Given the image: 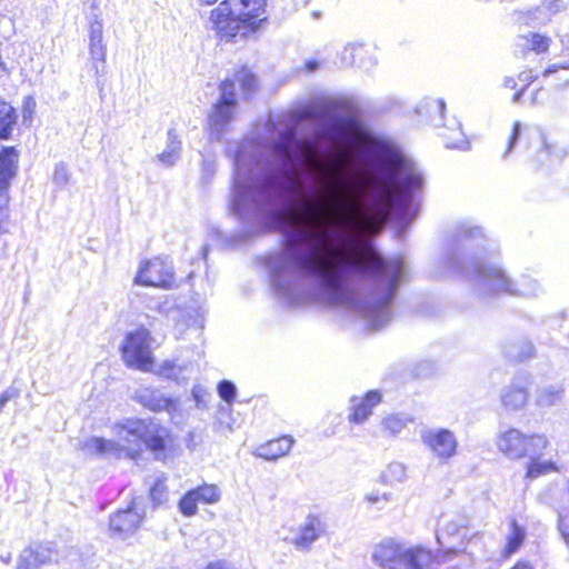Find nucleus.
<instances>
[{"label": "nucleus", "mask_w": 569, "mask_h": 569, "mask_svg": "<svg viewBox=\"0 0 569 569\" xmlns=\"http://www.w3.org/2000/svg\"><path fill=\"white\" fill-rule=\"evenodd\" d=\"M535 78L536 77L532 74L531 71H523L518 76V79L525 83V89L535 80Z\"/></svg>", "instance_id": "nucleus-52"}, {"label": "nucleus", "mask_w": 569, "mask_h": 569, "mask_svg": "<svg viewBox=\"0 0 569 569\" xmlns=\"http://www.w3.org/2000/svg\"><path fill=\"white\" fill-rule=\"evenodd\" d=\"M149 340L150 332L146 328L127 333L121 351L128 367L149 370L152 363Z\"/></svg>", "instance_id": "nucleus-10"}, {"label": "nucleus", "mask_w": 569, "mask_h": 569, "mask_svg": "<svg viewBox=\"0 0 569 569\" xmlns=\"http://www.w3.org/2000/svg\"><path fill=\"white\" fill-rule=\"evenodd\" d=\"M569 67L565 66V64H560V63H553V64H550L548 68H546L542 72V76L543 77H548L557 71H559L560 69H568Z\"/></svg>", "instance_id": "nucleus-53"}, {"label": "nucleus", "mask_w": 569, "mask_h": 569, "mask_svg": "<svg viewBox=\"0 0 569 569\" xmlns=\"http://www.w3.org/2000/svg\"><path fill=\"white\" fill-rule=\"evenodd\" d=\"M206 569H236L233 565L224 560L210 562Z\"/></svg>", "instance_id": "nucleus-51"}, {"label": "nucleus", "mask_w": 569, "mask_h": 569, "mask_svg": "<svg viewBox=\"0 0 569 569\" xmlns=\"http://www.w3.org/2000/svg\"><path fill=\"white\" fill-rule=\"evenodd\" d=\"M217 392L230 406L237 396V388L232 381L221 380L217 386Z\"/></svg>", "instance_id": "nucleus-39"}, {"label": "nucleus", "mask_w": 569, "mask_h": 569, "mask_svg": "<svg viewBox=\"0 0 569 569\" xmlns=\"http://www.w3.org/2000/svg\"><path fill=\"white\" fill-rule=\"evenodd\" d=\"M551 19V14L546 12L541 7L537 6L522 14V21L530 27L546 24Z\"/></svg>", "instance_id": "nucleus-34"}, {"label": "nucleus", "mask_w": 569, "mask_h": 569, "mask_svg": "<svg viewBox=\"0 0 569 569\" xmlns=\"http://www.w3.org/2000/svg\"><path fill=\"white\" fill-rule=\"evenodd\" d=\"M347 188L346 184L337 186L333 190L336 200L340 204L339 210V221L343 224L352 226L355 228H358L359 224L357 223L355 217H353V202L351 199H349L345 192H342V189L345 190Z\"/></svg>", "instance_id": "nucleus-25"}, {"label": "nucleus", "mask_w": 569, "mask_h": 569, "mask_svg": "<svg viewBox=\"0 0 569 569\" xmlns=\"http://www.w3.org/2000/svg\"><path fill=\"white\" fill-rule=\"evenodd\" d=\"M495 249V242L487 238L481 227L465 221L457 224L451 233L441 262L446 270L468 280L480 297L501 292L519 297L538 296L542 289L532 277L521 274L512 280L499 267L487 263L486 256Z\"/></svg>", "instance_id": "nucleus-2"}, {"label": "nucleus", "mask_w": 569, "mask_h": 569, "mask_svg": "<svg viewBox=\"0 0 569 569\" xmlns=\"http://www.w3.org/2000/svg\"><path fill=\"white\" fill-rule=\"evenodd\" d=\"M326 117L319 130L331 141H341L355 134L367 136L368 128L358 114V107L349 99H332L325 102Z\"/></svg>", "instance_id": "nucleus-6"}, {"label": "nucleus", "mask_w": 569, "mask_h": 569, "mask_svg": "<svg viewBox=\"0 0 569 569\" xmlns=\"http://www.w3.org/2000/svg\"><path fill=\"white\" fill-rule=\"evenodd\" d=\"M307 72H316L320 68V62L316 59L307 60L305 63Z\"/></svg>", "instance_id": "nucleus-54"}, {"label": "nucleus", "mask_w": 569, "mask_h": 569, "mask_svg": "<svg viewBox=\"0 0 569 569\" xmlns=\"http://www.w3.org/2000/svg\"><path fill=\"white\" fill-rule=\"evenodd\" d=\"M216 173V163L209 158H204L201 163V180L204 184L210 183Z\"/></svg>", "instance_id": "nucleus-47"}, {"label": "nucleus", "mask_w": 569, "mask_h": 569, "mask_svg": "<svg viewBox=\"0 0 569 569\" xmlns=\"http://www.w3.org/2000/svg\"><path fill=\"white\" fill-rule=\"evenodd\" d=\"M192 398L196 402V407L200 410H204L208 408V397H210V393L208 392V390L201 386V385H196L193 386L192 388Z\"/></svg>", "instance_id": "nucleus-43"}, {"label": "nucleus", "mask_w": 569, "mask_h": 569, "mask_svg": "<svg viewBox=\"0 0 569 569\" xmlns=\"http://www.w3.org/2000/svg\"><path fill=\"white\" fill-rule=\"evenodd\" d=\"M234 82V79H224L221 82L220 98L217 103L213 104L212 113L209 116L211 137L216 140L221 139L237 107Z\"/></svg>", "instance_id": "nucleus-9"}, {"label": "nucleus", "mask_w": 569, "mask_h": 569, "mask_svg": "<svg viewBox=\"0 0 569 569\" xmlns=\"http://www.w3.org/2000/svg\"><path fill=\"white\" fill-rule=\"evenodd\" d=\"M17 118L16 109L11 104L0 102V139L10 138Z\"/></svg>", "instance_id": "nucleus-28"}, {"label": "nucleus", "mask_w": 569, "mask_h": 569, "mask_svg": "<svg viewBox=\"0 0 569 569\" xmlns=\"http://www.w3.org/2000/svg\"><path fill=\"white\" fill-rule=\"evenodd\" d=\"M382 498H383L385 500H388V499H389V496H388L387 493H383V495H382Z\"/></svg>", "instance_id": "nucleus-64"}, {"label": "nucleus", "mask_w": 569, "mask_h": 569, "mask_svg": "<svg viewBox=\"0 0 569 569\" xmlns=\"http://www.w3.org/2000/svg\"><path fill=\"white\" fill-rule=\"evenodd\" d=\"M133 400L150 411H164L171 417L176 416L180 407L178 397L166 396L160 389L149 387L136 390Z\"/></svg>", "instance_id": "nucleus-14"}, {"label": "nucleus", "mask_w": 569, "mask_h": 569, "mask_svg": "<svg viewBox=\"0 0 569 569\" xmlns=\"http://www.w3.org/2000/svg\"><path fill=\"white\" fill-rule=\"evenodd\" d=\"M144 516L143 509L139 511L132 505L118 510L109 517V536L112 539L126 540L139 529Z\"/></svg>", "instance_id": "nucleus-13"}, {"label": "nucleus", "mask_w": 569, "mask_h": 569, "mask_svg": "<svg viewBox=\"0 0 569 569\" xmlns=\"http://www.w3.org/2000/svg\"><path fill=\"white\" fill-rule=\"evenodd\" d=\"M565 395L562 385H549L537 390L536 402L539 407H552L559 403Z\"/></svg>", "instance_id": "nucleus-26"}, {"label": "nucleus", "mask_w": 569, "mask_h": 569, "mask_svg": "<svg viewBox=\"0 0 569 569\" xmlns=\"http://www.w3.org/2000/svg\"><path fill=\"white\" fill-rule=\"evenodd\" d=\"M535 346L528 340H517L506 346V356L515 361H525L535 356Z\"/></svg>", "instance_id": "nucleus-27"}, {"label": "nucleus", "mask_w": 569, "mask_h": 569, "mask_svg": "<svg viewBox=\"0 0 569 569\" xmlns=\"http://www.w3.org/2000/svg\"><path fill=\"white\" fill-rule=\"evenodd\" d=\"M295 440L290 436H282L280 438L268 441L258 449V456L266 460H277L289 453Z\"/></svg>", "instance_id": "nucleus-24"}, {"label": "nucleus", "mask_w": 569, "mask_h": 569, "mask_svg": "<svg viewBox=\"0 0 569 569\" xmlns=\"http://www.w3.org/2000/svg\"><path fill=\"white\" fill-rule=\"evenodd\" d=\"M408 421V419L399 416H389L383 419L382 425L386 430L396 436L406 428Z\"/></svg>", "instance_id": "nucleus-41"}, {"label": "nucleus", "mask_w": 569, "mask_h": 569, "mask_svg": "<svg viewBox=\"0 0 569 569\" xmlns=\"http://www.w3.org/2000/svg\"><path fill=\"white\" fill-rule=\"evenodd\" d=\"M503 87L509 89H515L517 87V81L513 77H506L503 79Z\"/></svg>", "instance_id": "nucleus-55"}, {"label": "nucleus", "mask_w": 569, "mask_h": 569, "mask_svg": "<svg viewBox=\"0 0 569 569\" xmlns=\"http://www.w3.org/2000/svg\"><path fill=\"white\" fill-rule=\"evenodd\" d=\"M367 499H368L371 503H377V502L380 500V497H379L378 495H373V493H371V495H369V496L367 497Z\"/></svg>", "instance_id": "nucleus-59"}, {"label": "nucleus", "mask_w": 569, "mask_h": 569, "mask_svg": "<svg viewBox=\"0 0 569 569\" xmlns=\"http://www.w3.org/2000/svg\"><path fill=\"white\" fill-rule=\"evenodd\" d=\"M234 80L240 83V87L244 94H250L257 89V77L247 67H241L234 73Z\"/></svg>", "instance_id": "nucleus-31"}, {"label": "nucleus", "mask_w": 569, "mask_h": 569, "mask_svg": "<svg viewBox=\"0 0 569 569\" xmlns=\"http://www.w3.org/2000/svg\"><path fill=\"white\" fill-rule=\"evenodd\" d=\"M102 29V20L98 16H94V20L91 21L89 30V51L92 60V68L97 76V87L100 91L103 89V83L101 82L100 77L104 73L107 50L106 44L103 43Z\"/></svg>", "instance_id": "nucleus-15"}, {"label": "nucleus", "mask_w": 569, "mask_h": 569, "mask_svg": "<svg viewBox=\"0 0 569 569\" xmlns=\"http://www.w3.org/2000/svg\"><path fill=\"white\" fill-rule=\"evenodd\" d=\"M528 391L525 387L511 383L501 389L500 401L507 410L517 411L525 407L528 401Z\"/></svg>", "instance_id": "nucleus-22"}, {"label": "nucleus", "mask_w": 569, "mask_h": 569, "mask_svg": "<svg viewBox=\"0 0 569 569\" xmlns=\"http://www.w3.org/2000/svg\"><path fill=\"white\" fill-rule=\"evenodd\" d=\"M118 436L128 442H134L136 448L123 446L104 438L91 437L84 442L83 448L96 455H112L116 458L137 459L141 453V443L158 455L167 448L168 430L152 419L129 418L117 425Z\"/></svg>", "instance_id": "nucleus-4"}, {"label": "nucleus", "mask_w": 569, "mask_h": 569, "mask_svg": "<svg viewBox=\"0 0 569 569\" xmlns=\"http://www.w3.org/2000/svg\"><path fill=\"white\" fill-rule=\"evenodd\" d=\"M19 151L16 147H2L0 150V193H9L11 180L18 170Z\"/></svg>", "instance_id": "nucleus-19"}, {"label": "nucleus", "mask_w": 569, "mask_h": 569, "mask_svg": "<svg viewBox=\"0 0 569 569\" xmlns=\"http://www.w3.org/2000/svg\"><path fill=\"white\" fill-rule=\"evenodd\" d=\"M390 160L397 190L387 188L375 204L372 228L380 231L391 226L396 237L403 239L419 214L425 177L418 163L398 150Z\"/></svg>", "instance_id": "nucleus-3"}, {"label": "nucleus", "mask_w": 569, "mask_h": 569, "mask_svg": "<svg viewBox=\"0 0 569 569\" xmlns=\"http://www.w3.org/2000/svg\"><path fill=\"white\" fill-rule=\"evenodd\" d=\"M326 531V523L319 516L308 515L300 532L292 539V545L300 551H308L311 545Z\"/></svg>", "instance_id": "nucleus-18"}, {"label": "nucleus", "mask_w": 569, "mask_h": 569, "mask_svg": "<svg viewBox=\"0 0 569 569\" xmlns=\"http://www.w3.org/2000/svg\"><path fill=\"white\" fill-rule=\"evenodd\" d=\"M351 413L349 420L353 423H362L372 413V408L381 401V395L377 390H370L362 399L351 398Z\"/></svg>", "instance_id": "nucleus-20"}, {"label": "nucleus", "mask_w": 569, "mask_h": 569, "mask_svg": "<svg viewBox=\"0 0 569 569\" xmlns=\"http://www.w3.org/2000/svg\"><path fill=\"white\" fill-rule=\"evenodd\" d=\"M340 238L343 239L346 242L348 243H351L352 242V237L350 234H347V233H340Z\"/></svg>", "instance_id": "nucleus-60"}, {"label": "nucleus", "mask_w": 569, "mask_h": 569, "mask_svg": "<svg viewBox=\"0 0 569 569\" xmlns=\"http://www.w3.org/2000/svg\"><path fill=\"white\" fill-rule=\"evenodd\" d=\"M36 109V101L32 97H26L23 101L22 117L23 121L31 119Z\"/></svg>", "instance_id": "nucleus-49"}, {"label": "nucleus", "mask_w": 569, "mask_h": 569, "mask_svg": "<svg viewBox=\"0 0 569 569\" xmlns=\"http://www.w3.org/2000/svg\"><path fill=\"white\" fill-rule=\"evenodd\" d=\"M198 501L202 503H216L220 500V490L216 485H202L192 489Z\"/></svg>", "instance_id": "nucleus-33"}, {"label": "nucleus", "mask_w": 569, "mask_h": 569, "mask_svg": "<svg viewBox=\"0 0 569 569\" xmlns=\"http://www.w3.org/2000/svg\"><path fill=\"white\" fill-rule=\"evenodd\" d=\"M149 496L156 506H159L167 500V486L164 478L158 477L154 480L153 485L150 487Z\"/></svg>", "instance_id": "nucleus-37"}, {"label": "nucleus", "mask_w": 569, "mask_h": 569, "mask_svg": "<svg viewBox=\"0 0 569 569\" xmlns=\"http://www.w3.org/2000/svg\"><path fill=\"white\" fill-rule=\"evenodd\" d=\"M230 411H231L230 407H221V409H220V412L226 413V415H229Z\"/></svg>", "instance_id": "nucleus-61"}, {"label": "nucleus", "mask_w": 569, "mask_h": 569, "mask_svg": "<svg viewBox=\"0 0 569 569\" xmlns=\"http://www.w3.org/2000/svg\"><path fill=\"white\" fill-rule=\"evenodd\" d=\"M41 566L33 558L31 549H23L17 559L14 569H40Z\"/></svg>", "instance_id": "nucleus-42"}, {"label": "nucleus", "mask_w": 569, "mask_h": 569, "mask_svg": "<svg viewBox=\"0 0 569 569\" xmlns=\"http://www.w3.org/2000/svg\"><path fill=\"white\" fill-rule=\"evenodd\" d=\"M422 443L440 462L446 463L458 452V439L453 431L447 428H426L421 431Z\"/></svg>", "instance_id": "nucleus-11"}, {"label": "nucleus", "mask_w": 569, "mask_h": 569, "mask_svg": "<svg viewBox=\"0 0 569 569\" xmlns=\"http://www.w3.org/2000/svg\"><path fill=\"white\" fill-rule=\"evenodd\" d=\"M226 151L233 162L229 211L243 223L226 243L234 248L264 233H280L281 250L264 258L279 299L289 306L338 303L360 316L372 331L386 327L406 276L405 260L341 250H335L332 260L320 243L303 248L312 236L310 230L288 226L296 170L312 160L311 146L299 130L286 128L272 139L247 137L229 142Z\"/></svg>", "instance_id": "nucleus-1"}, {"label": "nucleus", "mask_w": 569, "mask_h": 569, "mask_svg": "<svg viewBox=\"0 0 569 569\" xmlns=\"http://www.w3.org/2000/svg\"><path fill=\"white\" fill-rule=\"evenodd\" d=\"M526 539V529L520 526L515 519L510 522V531L507 536V543L505 551L507 555L515 553L523 543Z\"/></svg>", "instance_id": "nucleus-30"}, {"label": "nucleus", "mask_w": 569, "mask_h": 569, "mask_svg": "<svg viewBox=\"0 0 569 569\" xmlns=\"http://www.w3.org/2000/svg\"><path fill=\"white\" fill-rule=\"evenodd\" d=\"M358 50H361V47L351 43L347 44L339 54V61L335 63L340 68L353 66L356 62L355 56Z\"/></svg>", "instance_id": "nucleus-40"}, {"label": "nucleus", "mask_w": 569, "mask_h": 569, "mask_svg": "<svg viewBox=\"0 0 569 569\" xmlns=\"http://www.w3.org/2000/svg\"><path fill=\"white\" fill-rule=\"evenodd\" d=\"M445 110L446 102L442 99L435 98H425L416 107V113L418 116L426 117L433 127L441 128L439 136L443 139L446 148L468 149L469 142L461 129V123L456 119L451 121L450 126L442 122Z\"/></svg>", "instance_id": "nucleus-7"}, {"label": "nucleus", "mask_w": 569, "mask_h": 569, "mask_svg": "<svg viewBox=\"0 0 569 569\" xmlns=\"http://www.w3.org/2000/svg\"><path fill=\"white\" fill-rule=\"evenodd\" d=\"M267 127L269 131H273L276 128V123L273 121H269Z\"/></svg>", "instance_id": "nucleus-62"}, {"label": "nucleus", "mask_w": 569, "mask_h": 569, "mask_svg": "<svg viewBox=\"0 0 569 569\" xmlns=\"http://www.w3.org/2000/svg\"><path fill=\"white\" fill-rule=\"evenodd\" d=\"M547 445L548 440L545 436L527 437L515 428L501 432L497 439L498 449L510 459L542 456Z\"/></svg>", "instance_id": "nucleus-8"}, {"label": "nucleus", "mask_w": 569, "mask_h": 569, "mask_svg": "<svg viewBox=\"0 0 569 569\" xmlns=\"http://www.w3.org/2000/svg\"><path fill=\"white\" fill-rule=\"evenodd\" d=\"M541 1V8L550 13L551 16L556 14L560 10L559 1L558 0H540Z\"/></svg>", "instance_id": "nucleus-50"}, {"label": "nucleus", "mask_w": 569, "mask_h": 569, "mask_svg": "<svg viewBox=\"0 0 569 569\" xmlns=\"http://www.w3.org/2000/svg\"><path fill=\"white\" fill-rule=\"evenodd\" d=\"M551 39L549 37L537 32H529L517 38L516 53L526 54L527 51L543 53L548 51Z\"/></svg>", "instance_id": "nucleus-21"}, {"label": "nucleus", "mask_w": 569, "mask_h": 569, "mask_svg": "<svg viewBox=\"0 0 569 569\" xmlns=\"http://www.w3.org/2000/svg\"><path fill=\"white\" fill-rule=\"evenodd\" d=\"M538 457L539 456L529 457L530 462L528 463L526 473L528 478L535 479L556 469L552 461H539Z\"/></svg>", "instance_id": "nucleus-32"}, {"label": "nucleus", "mask_w": 569, "mask_h": 569, "mask_svg": "<svg viewBox=\"0 0 569 569\" xmlns=\"http://www.w3.org/2000/svg\"><path fill=\"white\" fill-rule=\"evenodd\" d=\"M266 4L267 0H223L211 10V28L227 41L246 40L267 21Z\"/></svg>", "instance_id": "nucleus-5"}, {"label": "nucleus", "mask_w": 569, "mask_h": 569, "mask_svg": "<svg viewBox=\"0 0 569 569\" xmlns=\"http://www.w3.org/2000/svg\"><path fill=\"white\" fill-rule=\"evenodd\" d=\"M182 142L174 128L167 131L166 149L157 154V160L164 167H172L180 159Z\"/></svg>", "instance_id": "nucleus-23"}, {"label": "nucleus", "mask_w": 569, "mask_h": 569, "mask_svg": "<svg viewBox=\"0 0 569 569\" xmlns=\"http://www.w3.org/2000/svg\"><path fill=\"white\" fill-rule=\"evenodd\" d=\"M70 179V173L68 167L64 162H59L56 164L52 180L58 187H64Z\"/></svg>", "instance_id": "nucleus-44"}, {"label": "nucleus", "mask_w": 569, "mask_h": 569, "mask_svg": "<svg viewBox=\"0 0 569 569\" xmlns=\"http://www.w3.org/2000/svg\"><path fill=\"white\" fill-rule=\"evenodd\" d=\"M134 283L170 289L174 284L173 267L160 258L142 262L134 277Z\"/></svg>", "instance_id": "nucleus-12"}, {"label": "nucleus", "mask_w": 569, "mask_h": 569, "mask_svg": "<svg viewBox=\"0 0 569 569\" xmlns=\"http://www.w3.org/2000/svg\"><path fill=\"white\" fill-rule=\"evenodd\" d=\"M521 136V123L519 121H516L512 126V131L510 133V137L508 139V144H507V148L502 154V158H507L511 152L512 150L515 149L519 138Z\"/></svg>", "instance_id": "nucleus-46"}, {"label": "nucleus", "mask_w": 569, "mask_h": 569, "mask_svg": "<svg viewBox=\"0 0 569 569\" xmlns=\"http://www.w3.org/2000/svg\"><path fill=\"white\" fill-rule=\"evenodd\" d=\"M403 547L393 539H385L372 551V561L382 569H402Z\"/></svg>", "instance_id": "nucleus-16"}, {"label": "nucleus", "mask_w": 569, "mask_h": 569, "mask_svg": "<svg viewBox=\"0 0 569 569\" xmlns=\"http://www.w3.org/2000/svg\"><path fill=\"white\" fill-rule=\"evenodd\" d=\"M540 154H546L550 158L551 162H555L563 160L568 156V150L565 146L549 143L543 139V148Z\"/></svg>", "instance_id": "nucleus-38"}, {"label": "nucleus", "mask_w": 569, "mask_h": 569, "mask_svg": "<svg viewBox=\"0 0 569 569\" xmlns=\"http://www.w3.org/2000/svg\"><path fill=\"white\" fill-rule=\"evenodd\" d=\"M512 569H532V567L528 563L519 562Z\"/></svg>", "instance_id": "nucleus-57"}, {"label": "nucleus", "mask_w": 569, "mask_h": 569, "mask_svg": "<svg viewBox=\"0 0 569 569\" xmlns=\"http://www.w3.org/2000/svg\"><path fill=\"white\" fill-rule=\"evenodd\" d=\"M385 478H388L390 481H402L406 477V468L400 462H392L388 466Z\"/></svg>", "instance_id": "nucleus-45"}, {"label": "nucleus", "mask_w": 569, "mask_h": 569, "mask_svg": "<svg viewBox=\"0 0 569 569\" xmlns=\"http://www.w3.org/2000/svg\"><path fill=\"white\" fill-rule=\"evenodd\" d=\"M186 365L178 363L177 360H164L158 367V375L181 385L186 378L181 373L186 370Z\"/></svg>", "instance_id": "nucleus-29"}, {"label": "nucleus", "mask_w": 569, "mask_h": 569, "mask_svg": "<svg viewBox=\"0 0 569 569\" xmlns=\"http://www.w3.org/2000/svg\"><path fill=\"white\" fill-rule=\"evenodd\" d=\"M26 549H31L33 558L41 567L51 563L52 556L57 555L56 549L50 545L38 543Z\"/></svg>", "instance_id": "nucleus-35"}, {"label": "nucleus", "mask_w": 569, "mask_h": 569, "mask_svg": "<svg viewBox=\"0 0 569 569\" xmlns=\"http://www.w3.org/2000/svg\"><path fill=\"white\" fill-rule=\"evenodd\" d=\"M436 538H437L438 543L442 547V546H443V543H442V541H441V536H440V533H439V532H437V533H436Z\"/></svg>", "instance_id": "nucleus-63"}, {"label": "nucleus", "mask_w": 569, "mask_h": 569, "mask_svg": "<svg viewBox=\"0 0 569 569\" xmlns=\"http://www.w3.org/2000/svg\"><path fill=\"white\" fill-rule=\"evenodd\" d=\"M440 552H433L420 545L403 548L401 568L403 569H430L432 563L442 562Z\"/></svg>", "instance_id": "nucleus-17"}, {"label": "nucleus", "mask_w": 569, "mask_h": 569, "mask_svg": "<svg viewBox=\"0 0 569 569\" xmlns=\"http://www.w3.org/2000/svg\"><path fill=\"white\" fill-rule=\"evenodd\" d=\"M198 498L191 489L180 498L178 503L179 511L186 517L194 516L198 511Z\"/></svg>", "instance_id": "nucleus-36"}, {"label": "nucleus", "mask_w": 569, "mask_h": 569, "mask_svg": "<svg viewBox=\"0 0 569 569\" xmlns=\"http://www.w3.org/2000/svg\"><path fill=\"white\" fill-rule=\"evenodd\" d=\"M20 395V391L18 388L10 386L8 387L3 392L0 393V413L2 412V409L4 406L13 399H17Z\"/></svg>", "instance_id": "nucleus-48"}, {"label": "nucleus", "mask_w": 569, "mask_h": 569, "mask_svg": "<svg viewBox=\"0 0 569 569\" xmlns=\"http://www.w3.org/2000/svg\"><path fill=\"white\" fill-rule=\"evenodd\" d=\"M525 88H522L521 90L517 91L513 97H512V102L513 103H519L521 101V98L523 96V92H525Z\"/></svg>", "instance_id": "nucleus-56"}, {"label": "nucleus", "mask_w": 569, "mask_h": 569, "mask_svg": "<svg viewBox=\"0 0 569 569\" xmlns=\"http://www.w3.org/2000/svg\"><path fill=\"white\" fill-rule=\"evenodd\" d=\"M0 560L6 563V565H9L10 561H11V553H7V555H1L0 556Z\"/></svg>", "instance_id": "nucleus-58"}]
</instances>
